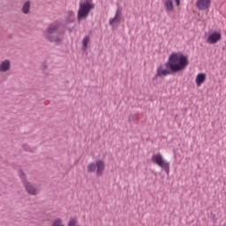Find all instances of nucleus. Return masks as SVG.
<instances>
[{"label":"nucleus","mask_w":226,"mask_h":226,"mask_svg":"<svg viewBox=\"0 0 226 226\" xmlns=\"http://www.w3.org/2000/svg\"><path fill=\"white\" fill-rule=\"evenodd\" d=\"M188 64H190L188 56L183 52L171 53L167 61V66H169L172 73H179V72L186 70Z\"/></svg>","instance_id":"f257e3e1"},{"label":"nucleus","mask_w":226,"mask_h":226,"mask_svg":"<svg viewBox=\"0 0 226 226\" xmlns=\"http://www.w3.org/2000/svg\"><path fill=\"white\" fill-rule=\"evenodd\" d=\"M44 38L49 41H54L55 43H60L63 41V33L59 32V24L49 25L46 32L44 33Z\"/></svg>","instance_id":"f03ea898"},{"label":"nucleus","mask_w":226,"mask_h":226,"mask_svg":"<svg viewBox=\"0 0 226 226\" xmlns=\"http://www.w3.org/2000/svg\"><path fill=\"white\" fill-rule=\"evenodd\" d=\"M87 172L88 174L95 172L96 176H103V172H105V161L99 159L95 162H90L87 166Z\"/></svg>","instance_id":"7ed1b4c3"},{"label":"nucleus","mask_w":226,"mask_h":226,"mask_svg":"<svg viewBox=\"0 0 226 226\" xmlns=\"http://www.w3.org/2000/svg\"><path fill=\"white\" fill-rule=\"evenodd\" d=\"M151 162L152 163L158 165V167H161V169H163L167 174L170 172V163L165 161L163 154L161 153L154 154L151 157Z\"/></svg>","instance_id":"20e7f679"},{"label":"nucleus","mask_w":226,"mask_h":226,"mask_svg":"<svg viewBox=\"0 0 226 226\" xmlns=\"http://www.w3.org/2000/svg\"><path fill=\"white\" fill-rule=\"evenodd\" d=\"M19 177L23 179L25 189L30 195H38V193H40V189H38V187H35L34 185L30 184L26 180V174H24L23 171H19Z\"/></svg>","instance_id":"39448f33"},{"label":"nucleus","mask_w":226,"mask_h":226,"mask_svg":"<svg viewBox=\"0 0 226 226\" xmlns=\"http://www.w3.org/2000/svg\"><path fill=\"white\" fill-rule=\"evenodd\" d=\"M94 8V5L86 3L82 4L78 11V20H82V19H87V15H89V11Z\"/></svg>","instance_id":"423d86ee"},{"label":"nucleus","mask_w":226,"mask_h":226,"mask_svg":"<svg viewBox=\"0 0 226 226\" xmlns=\"http://www.w3.org/2000/svg\"><path fill=\"white\" fill-rule=\"evenodd\" d=\"M172 71L169 68V65H167V62L165 64H162L156 69V77H169Z\"/></svg>","instance_id":"0eeeda50"},{"label":"nucleus","mask_w":226,"mask_h":226,"mask_svg":"<svg viewBox=\"0 0 226 226\" xmlns=\"http://www.w3.org/2000/svg\"><path fill=\"white\" fill-rule=\"evenodd\" d=\"M222 40V34L220 32H214L210 34L207 39V43L215 44L218 43Z\"/></svg>","instance_id":"6e6552de"},{"label":"nucleus","mask_w":226,"mask_h":226,"mask_svg":"<svg viewBox=\"0 0 226 226\" xmlns=\"http://www.w3.org/2000/svg\"><path fill=\"white\" fill-rule=\"evenodd\" d=\"M196 6L200 11L209 10L211 0H197Z\"/></svg>","instance_id":"1a4fd4ad"},{"label":"nucleus","mask_w":226,"mask_h":226,"mask_svg":"<svg viewBox=\"0 0 226 226\" xmlns=\"http://www.w3.org/2000/svg\"><path fill=\"white\" fill-rule=\"evenodd\" d=\"M11 68V62L8 59H5L0 62V73H6V72H10Z\"/></svg>","instance_id":"9d476101"},{"label":"nucleus","mask_w":226,"mask_h":226,"mask_svg":"<svg viewBox=\"0 0 226 226\" xmlns=\"http://www.w3.org/2000/svg\"><path fill=\"white\" fill-rule=\"evenodd\" d=\"M204 82H206V73H199L196 76V86L200 87Z\"/></svg>","instance_id":"9b49d317"},{"label":"nucleus","mask_w":226,"mask_h":226,"mask_svg":"<svg viewBox=\"0 0 226 226\" xmlns=\"http://www.w3.org/2000/svg\"><path fill=\"white\" fill-rule=\"evenodd\" d=\"M164 8L168 13L174 11V2L172 0H165Z\"/></svg>","instance_id":"f8f14e48"},{"label":"nucleus","mask_w":226,"mask_h":226,"mask_svg":"<svg viewBox=\"0 0 226 226\" xmlns=\"http://www.w3.org/2000/svg\"><path fill=\"white\" fill-rule=\"evenodd\" d=\"M119 22H121V11H117L114 19H111L109 20V26H114V24H119Z\"/></svg>","instance_id":"ddd939ff"},{"label":"nucleus","mask_w":226,"mask_h":226,"mask_svg":"<svg viewBox=\"0 0 226 226\" xmlns=\"http://www.w3.org/2000/svg\"><path fill=\"white\" fill-rule=\"evenodd\" d=\"M29 10H31V2H26L22 7V12L27 14L29 13Z\"/></svg>","instance_id":"4468645a"},{"label":"nucleus","mask_w":226,"mask_h":226,"mask_svg":"<svg viewBox=\"0 0 226 226\" xmlns=\"http://www.w3.org/2000/svg\"><path fill=\"white\" fill-rule=\"evenodd\" d=\"M67 226H80L79 225V219L78 218H71Z\"/></svg>","instance_id":"2eb2a0df"},{"label":"nucleus","mask_w":226,"mask_h":226,"mask_svg":"<svg viewBox=\"0 0 226 226\" xmlns=\"http://www.w3.org/2000/svg\"><path fill=\"white\" fill-rule=\"evenodd\" d=\"M51 226H64V224L63 223V220L61 218H57L53 222Z\"/></svg>","instance_id":"dca6fc26"},{"label":"nucleus","mask_w":226,"mask_h":226,"mask_svg":"<svg viewBox=\"0 0 226 226\" xmlns=\"http://www.w3.org/2000/svg\"><path fill=\"white\" fill-rule=\"evenodd\" d=\"M82 43H83V49H87V43H89V37L88 36L84 37Z\"/></svg>","instance_id":"f3484780"},{"label":"nucleus","mask_w":226,"mask_h":226,"mask_svg":"<svg viewBox=\"0 0 226 226\" xmlns=\"http://www.w3.org/2000/svg\"><path fill=\"white\" fill-rule=\"evenodd\" d=\"M177 6H181V0H175Z\"/></svg>","instance_id":"a211bd4d"},{"label":"nucleus","mask_w":226,"mask_h":226,"mask_svg":"<svg viewBox=\"0 0 226 226\" xmlns=\"http://www.w3.org/2000/svg\"><path fill=\"white\" fill-rule=\"evenodd\" d=\"M129 121H133V116L129 117Z\"/></svg>","instance_id":"6ab92c4d"},{"label":"nucleus","mask_w":226,"mask_h":226,"mask_svg":"<svg viewBox=\"0 0 226 226\" xmlns=\"http://www.w3.org/2000/svg\"><path fill=\"white\" fill-rule=\"evenodd\" d=\"M73 15V12H71V17Z\"/></svg>","instance_id":"aec40b11"}]
</instances>
